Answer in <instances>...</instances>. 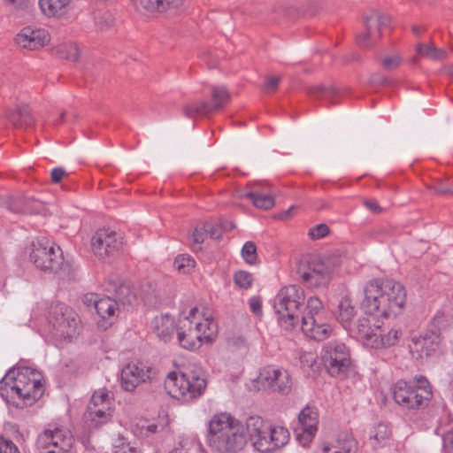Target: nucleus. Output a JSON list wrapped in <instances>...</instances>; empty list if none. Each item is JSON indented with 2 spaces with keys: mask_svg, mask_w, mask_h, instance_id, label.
<instances>
[{
  "mask_svg": "<svg viewBox=\"0 0 453 453\" xmlns=\"http://www.w3.org/2000/svg\"><path fill=\"white\" fill-rule=\"evenodd\" d=\"M262 385L268 390L287 395L292 389V379L288 372L283 368L265 366L259 373Z\"/></svg>",
  "mask_w": 453,
  "mask_h": 453,
  "instance_id": "f3484780",
  "label": "nucleus"
},
{
  "mask_svg": "<svg viewBox=\"0 0 453 453\" xmlns=\"http://www.w3.org/2000/svg\"><path fill=\"white\" fill-rule=\"evenodd\" d=\"M324 453H357V442L348 433H340L333 444H325L322 448Z\"/></svg>",
  "mask_w": 453,
  "mask_h": 453,
  "instance_id": "a878e982",
  "label": "nucleus"
},
{
  "mask_svg": "<svg viewBox=\"0 0 453 453\" xmlns=\"http://www.w3.org/2000/svg\"><path fill=\"white\" fill-rule=\"evenodd\" d=\"M58 53L61 58L71 61H77L80 58L79 49L75 43L61 45L58 49Z\"/></svg>",
  "mask_w": 453,
  "mask_h": 453,
  "instance_id": "58836bf2",
  "label": "nucleus"
},
{
  "mask_svg": "<svg viewBox=\"0 0 453 453\" xmlns=\"http://www.w3.org/2000/svg\"><path fill=\"white\" fill-rule=\"evenodd\" d=\"M206 234L211 236V238L214 240H219L221 237L222 231L221 228L216 226H213L211 223H204Z\"/></svg>",
  "mask_w": 453,
  "mask_h": 453,
  "instance_id": "6e6d98bb",
  "label": "nucleus"
},
{
  "mask_svg": "<svg viewBox=\"0 0 453 453\" xmlns=\"http://www.w3.org/2000/svg\"><path fill=\"white\" fill-rule=\"evenodd\" d=\"M242 257L249 265H254L257 258V247L253 242H247L242 249Z\"/></svg>",
  "mask_w": 453,
  "mask_h": 453,
  "instance_id": "37998d69",
  "label": "nucleus"
},
{
  "mask_svg": "<svg viewBox=\"0 0 453 453\" xmlns=\"http://www.w3.org/2000/svg\"><path fill=\"white\" fill-rule=\"evenodd\" d=\"M280 81V77L277 76H269L266 78L265 83L264 85V91L265 92H273L276 90L279 82Z\"/></svg>",
  "mask_w": 453,
  "mask_h": 453,
  "instance_id": "5fc2aeb1",
  "label": "nucleus"
},
{
  "mask_svg": "<svg viewBox=\"0 0 453 453\" xmlns=\"http://www.w3.org/2000/svg\"><path fill=\"white\" fill-rule=\"evenodd\" d=\"M224 227H225V229H226V230H230V229H232V228H233V226L231 225L229 227H227V226H224Z\"/></svg>",
  "mask_w": 453,
  "mask_h": 453,
  "instance_id": "774afa93",
  "label": "nucleus"
},
{
  "mask_svg": "<svg viewBox=\"0 0 453 453\" xmlns=\"http://www.w3.org/2000/svg\"><path fill=\"white\" fill-rule=\"evenodd\" d=\"M243 196L250 199L253 205L258 209L270 210L275 204L274 198L272 196L264 194L258 189L247 192Z\"/></svg>",
  "mask_w": 453,
  "mask_h": 453,
  "instance_id": "2f4dec72",
  "label": "nucleus"
},
{
  "mask_svg": "<svg viewBox=\"0 0 453 453\" xmlns=\"http://www.w3.org/2000/svg\"><path fill=\"white\" fill-rule=\"evenodd\" d=\"M29 250L30 262L41 272L62 280H69L73 276L72 265L65 261L58 246L42 238L34 241Z\"/></svg>",
  "mask_w": 453,
  "mask_h": 453,
  "instance_id": "39448f33",
  "label": "nucleus"
},
{
  "mask_svg": "<svg viewBox=\"0 0 453 453\" xmlns=\"http://www.w3.org/2000/svg\"><path fill=\"white\" fill-rule=\"evenodd\" d=\"M322 309V302L317 296H311L307 302V311L303 316L321 317L320 312Z\"/></svg>",
  "mask_w": 453,
  "mask_h": 453,
  "instance_id": "c03bdc74",
  "label": "nucleus"
},
{
  "mask_svg": "<svg viewBox=\"0 0 453 453\" xmlns=\"http://www.w3.org/2000/svg\"><path fill=\"white\" fill-rule=\"evenodd\" d=\"M337 312L339 321L346 327L356 315V308L348 296H342L340 300Z\"/></svg>",
  "mask_w": 453,
  "mask_h": 453,
  "instance_id": "473e14b6",
  "label": "nucleus"
},
{
  "mask_svg": "<svg viewBox=\"0 0 453 453\" xmlns=\"http://www.w3.org/2000/svg\"><path fill=\"white\" fill-rule=\"evenodd\" d=\"M365 206L373 212H380V207L375 200H368L365 203Z\"/></svg>",
  "mask_w": 453,
  "mask_h": 453,
  "instance_id": "052dcab7",
  "label": "nucleus"
},
{
  "mask_svg": "<svg viewBox=\"0 0 453 453\" xmlns=\"http://www.w3.org/2000/svg\"><path fill=\"white\" fill-rule=\"evenodd\" d=\"M69 3L70 0H39L41 9L47 16L58 14Z\"/></svg>",
  "mask_w": 453,
  "mask_h": 453,
  "instance_id": "72a5a7b5",
  "label": "nucleus"
},
{
  "mask_svg": "<svg viewBox=\"0 0 453 453\" xmlns=\"http://www.w3.org/2000/svg\"><path fill=\"white\" fill-rule=\"evenodd\" d=\"M50 334L60 342H71L81 331V321L77 313L64 303L52 306L49 314Z\"/></svg>",
  "mask_w": 453,
  "mask_h": 453,
  "instance_id": "1a4fd4ad",
  "label": "nucleus"
},
{
  "mask_svg": "<svg viewBox=\"0 0 453 453\" xmlns=\"http://www.w3.org/2000/svg\"><path fill=\"white\" fill-rule=\"evenodd\" d=\"M234 282L238 288L248 289L252 286L253 276L247 271H238L234 274Z\"/></svg>",
  "mask_w": 453,
  "mask_h": 453,
  "instance_id": "79ce46f5",
  "label": "nucleus"
},
{
  "mask_svg": "<svg viewBox=\"0 0 453 453\" xmlns=\"http://www.w3.org/2000/svg\"><path fill=\"white\" fill-rule=\"evenodd\" d=\"M196 261L194 258L187 254L178 255L174 259V266L178 271L183 273H190L195 267Z\"/></svg>",
  "mask_w": 453,
  "mask_h": 453,
  "instance_id": "e433bc0d",
  "label": "nucleus"
},
{
  "mask_svg": "<svg viewBox=\"0 0 453 453\" xmlns=\"http://www.w3.org/2000/svg\"><path fill=\"white\" fill-rule=\"evenodd\" d=\"M113 453H142L141 449L131 445L124 436H119L113 442Z\"/></svg>",
  "mask_w": 453,
  "mask_h": 453,
  "instance_id": "4c0bfd02",
  "label": "nucleus"
},
{
  "mask_svg": "<svg viewBox=\"0 0 453 453\" xmlns=\"http://www.w3.org/2000/svg\"><path fill=\"white\" fill-rule=\"evenodd\" d=\"M49 40V34L44 29H34L30 27H24L15 38L17 44L29 50L42 47Z\"/></svg>",
  "mask_w": 453,
  "mask_h": 453,
  "instance_id": "5701e85b",
  "label": "nucleus"
},
{
  "mask_svg": "<svg viewBox=\"0 0 453 453\" xmlns=\"http://www.w3.org/2000/svg\"><path fill=\"white\" fill-rule=\"evenodd\" d=\"M65 114V112H62V113H61V115H60V119H59V121H60V122L64 121Z\"/></svg>",
  "mask_w": 453,
  "mask_h": 453,
  "instance_id": "69168bd1",
  "label": "nucleus"
},
{
  "mask_svg": "<svg viewBox=\"0 0 453 453\" xmlns=\"http://www.w3.org/2000/svg\"><path fill=\"white\" fill-rule=\"evenodd\" d=\"M152 328L159 340L167 342L173 334L174 319L168 315L157 316L152 320Z\"/></svg>",
  "mask_w": 453,
  "mask_h": 453,
  "instance_id": "cd10ccee",
  "label": "nucleus"
},
{
  "mask_svg": "<svg viewBox=\"0 0 453 453\" xmlns=\"http://www.w3.org/2000/svg\"><path fill=\"white\" fill-rule=\"evenodd\" d=\"M290 438L287 428L280 426H272L270 424V434L267 440L265 453L272 452L279 448L285 446Z\"/></svg>",
  "mask_w": 453,
  "mask_h": 453,
  "instance_id": "c85d7f7f",
  "label": "nucleus"
},
{
  "mask_svg": "<svg viewBox=\"0 0 453 453\" xmlns=\"http://www.w3.org/2000/svg\"><path fill=\"white\" fill-rule=\"evenodd\" d=\"M8 120L17 127H31L35 123V119L27 104L17 105L14 110L6 111Z\"/></svg>",
  "mask_w": 453,
  "mask_h": 453,
  "instance_id": "bb28decb",
  "label": "nucleus"
},
{
  "mask_svg": "<svg viewBox=\"0 0 453 453\" xmlns=\"http://www.w3.org/2000/svg\"><path fill=\"white\" fill-rule=\"evenodd\" d=\"M329 234V227L326 224H319L309 230V236L313 240L321 239Z\"/></svg>",
  "mask_w": 453,
  "mask_h": 453,
  "instance_id": "8fccbe9b",
  "label": "nucleus"
},
{
  "mask_svg": "<svg viewBox=\"0 0 453 453\" xmlns=\"http://www.w3.org/2000/svg\"><path fill=\"white\" fill-rule=\"evenodd\" d=\"M390 436V431L387 425L378 424L371 431L370 439L375 441L378 444L384 443Z\"/></svg>",
  "mask_w": 453,
  "mask_h": 453,
  "instance_id": "a19ab883",
  "label": "nucleus"
},
{
  "mask_svg": "<svg viewBox=\"0 0 453 453\" xmlns=\"http://www.w3.org/2000/svg\"><path fill=\"white\" fill-rule=\"evenodd\" d=\"M417 51L422 57H426L431 59L438 60L446 58L447 53L441 49H438L434 45L422 44L417 45Z\"/></svg>",
  "mask_w": 453,
  "mask_h": 453,
  "instance_id": "c9c22d12",
  "label": "nucleus"
},
{
  "mask_svg": "<svg viewBox=\"0 0 453 453\" xmlns=\"http://www.w3.org/2000/svg\"><path fill=\"white\" fill-rule=\"evenodd\" d=\"M401 58L398 55L388 56L382 59L381 65L386 70H394L401 64Z\"/></svg>",
  "mask_w": 453,
  "mask_h": 453,
  "instance_id": "603ef678",
  "label": "nucleus"
},
{
  "mask_svg": "<svg viewBox=\"0 0 453 453\" xmlns=\"http://www.w3.org/2000/svg\"><path fill=\"white\" fill-rule=\"evenodd\" d=\"M364 311L384 318L396 316L406 300L403 286L392 279L370 280L364 288Z\"/></svg>",
  "mask_w": 453,
  "mask_h": 453,
  "instance_id": "f03ea898",
  "label": "nucleus"
},
{
  "mask_svg": "<svg viewBox=\"0 0 453 453\" xmlns=\"http://www.w3.org/2000/svg\"><path fill=\"white\" fill-rule=\"evenodd\" d=\"M249 305H250V308L251 311L256 316H261L262 315V313H263L262 299H261L260 296H254L250 297V300H249Z\"/></svg>",
  "mask_w": 453,
  "mask_h": 453,
  "instance_id": "864d4df0",
  "label": "nucleus"
},
{
  "mask_svg": "<svg viewBox=\"0 0 453 453\" xmlns=\"http://www.w3.org/2000/svg\"><path fill=\"white\" fill-rule=\"evenodd\" d=\"M230 102V95L224 86H213L211 88V103L206 101L195 102L184 107L183 112L188 118L196 116H208L219 111Z\"/></svg>",
  "mask_w": 453,
  "mask_h": 453,
  "instance_id": "2eb2a0df",
  "label": "nucleus"
},
{
  "mask_svg": "<svg viewBox=\"0 0 453 453\" xmlns=\"http://www.w3.org/2000/svg\"><path fill=\"white\" fill-rule=\"evenodd\" d=\"M444 448H449L453 445V432H448L442 438Z\"/></svg>",
  "mask_w": 453,
  "mask_h": 453,
  "instance_id": "bf43d9fd",
  "label": "nucleus"
},
{
  "mask_svg": "<svg viewBox=\"0 0 453 453\" xmlns=\"http://www.w3.org/2000/svg\"><path fill=\"white\" fill-rule=\"evenodd\" d=\"M207 386L201 371L187 369L184 372H172L165 380L168 395L175 399L189 401L200 397Z\"/></svg>",
  "mask_w": 453,
  "mask_h": 453,
  "instance_id": "0eeeda50",
  "label": "nucleus"
},
{
  "mask_svg": "<svg viewBox=\"0 0 453 453\" xmlns=\"http://www.w3.org/2000/svg\"><path fill=\"white\" fill-rule=\"evenodd\" d=\"M391 391L395 403L407 410L426 408L433 396L430 383L424 376H416L409 381L399 380Z\"/></svg>",
  "mask_w": 453,
  "mask_h": 453,
  "instance_id": "423d86ee",
  "label": "nucleus"
},
{
  "mask_svg": "<svg viewBox=\"0 0 453 453\" xmlns=\"http://www.w3.org/2000/svg\"><path fill=\"white\" fill-rule=\"evenodd\" d=\"M304 291L296 285L282 288L276 295L273 308L280 327L289 331L298 322V310L304 303Z\"/></svg>",
  "mask_w": 453,
  "mask_h": 453,
  "instance_id": "6e6552de",
  "label": "nucleus"
},
{
  "mask_svg": "<svg viewBox=\"0 0 453 453\" xmlns=\"http://www.w3.org/2000/svg\"><path fill=\"white\" fill-rule=\"evenodd\" d=\"M334 266L329 261L312 258L306 263H300L297 274L302 282L311 288L326 287L332 280Z\"/></svg>",
  "mask_w": 453,
  "mask_h": 453,
  "instance_id": "9b49d317",
  "label": "nucleus"
},
{
  "mask_svg": "<svg viewBox=\"0 0 453 453\" xmlns=\"http://www.w3.org/2000/svg\"><path fill=\"white\" fill-rule=\"evenodd\" d=\"M177 339L183 349L194 350L203 342H211L218 334V325L211 315L192 308L176 325Z\"/></svg>",
  "mask_w": 453,
  "mask_h": 453,
  "instance_id": "7ed1b4c3",
  "label": "nucleus"
},
{
  "mask_svg": "<svg viewBox=\"0 0 453 453\" xmlns=\"http://www.w3.org/2000/svg\"><path fill=\"white\" fill-rule=\"evenodd\" d=\"M168 453H187L184 447L180 443L178 446L174 447L171 451Z\"/></svg>",
  "mask_w": 453,
  "mask_h": 453,
  "instance_id": "e2e57ef3",
  "label": "nucleus"
},
{
  "mask_svg": "<svg viewBox=\"0 0 453 453\" xmlns=\"http://www.w3.org/2000/svg\"><path fill=\"white\" fill-rule=\"evenodd\" d=\"M95 301H99V298H97V296L95 294L86 295L84 297V303L88 306H90L91 304L95 306Z\"/></svg>",
  "mask_w": 453,
  "mask_h": 453,
  "instance_id": "680f3d73",
  "label": "nucleus"
},
{
  "mask_svg": "<svg viewBox=\"0 0 453 453\" xmlns=\"http://www.w3.org/2000/svg\"><path fill=\"white\" fill-rule=\"evenodd\" d=\"M112 416V410L96 409L94 407H87L84 413L85 422L91 427H97L106 424Z\"/></svg>",
  "mask_w": 453,
  "mask_h": 453,
  "instance_id": "c756f323",
  "label": "nucleus"
},
{
  "mask_svg": "<svg viewBox=\"0 0 453 453\" xmlns=\"http://www.w3.org/2000/svg\"><path fill=\"white\" fill-rule=\"evenodd\" d=\"M207 440L210 447L223 453L242 450L247 443L242 425L227 413L212 417L208 426Z\"/></svg>",
  "mask_w": 453,
  "mask_h": 453,
  "instance_id": "20e7f679",
  "label": "nucleus"
},
{
  "mask_svg": "<svg viewBox=\"0 0 453 453\" xmlns=\"http://www.w3.org/2000/svg\"><path fill=\"white\" fill-rule=\"evenodd\" d=\"M0 453H20V451L12 440L0 436Z\"/></svg>",
  "mask_w": 453,
  "mask_h": 453,
  "instance_id": "3c124183",
  "label": "nucleus"
},
{
  "mask_svg": "<svg viewBox=\"0 0 453 453\" xmlns=\"http://www.w3.org/2000/svg\"><path fill=\"white\" fill-rule=\"evenodd\" d=\"M376 81L380 82V83H384L386 81V78H381L380 80Z\"/></svg>",
  "mask_w": 453,
  "mask_h": 453,
  "instance_id": "338daca9",
  "label": "nucleus"
},
{
  "mask_svg": "<svg viewBox=\"0 0 453 453\" xmlns=\"http://www.w3.org/2000/svg\"><path fill=\"white\" fill-rule=\"evenodd\" d=\"M412 31L417 35H418L421 33L420 27H418V26H413Z\"/></svg>",
  "mask_w": 453,
  "mask_h": 453,
  "instance_id": "0e129e2a",
  "label": "nucleus"
},
{
  "mask_svg": "<svg viewBox=\"0 0 453 453\" xmlns=\"http://www.w3.org/2000/svg\"><path fill=\"white\" fill-rule=\"evenodd\" d=\"M204 229H205L204 224L202 226H197L195 228V230L191 235L192 249L194 250H202L200 244L203 242L204 236L207 234L206 231H204Z\"/></svg>",
  "mask_w": 453,
  "mask_h": 453,
  "instance_id": "49530a36",
  "label": "nucleus"
},
{
  "mask_svg": "<svg viewBox=\"0 0 453 453\" xmlns=\"http://www.w3.org/2000/svg\"><path fill=\"white\" fill-rule=\"evenodd\" d=\"M113 23V19L109 13L98 14L95 18V25L99 30L108 29Z\"/></svg>",
  "mask_w": 453,
  "mask_h": 453,
  "instance_id": "09e8293b",
  "label": "nucleus"
},
{
  "mask_svg": "<svg viewBox=\"0 0 453 453\" xmlns=\"http://www.w3.org/2000/svg\"><path fill=\"white\" fill-rule=\"evenodd\" d=\"M302 331L311 339L324 341L330 336L332 328L322 320L321 317L303 316Z\"/></svg>",
  "mask_w": 453,
  "mask_h": 453,
  "instance_id": "4be33fe9",
  "label": "nucleus"
},
{
  "mask_svg": "<svg viewBox=\"0 0 453 453\" xmlns=\"http://www.w3.org/2000/svg\"><path fill=\"white\" fill-rule=\"evenodd\" d=\"M320 357L325 369L333 377L345 374L351 364L349 349L338 342L325 344Z\"/></svg>",
  "mask_w": 453,
  "mask_h": 453,
  "instance_id": "f8f14e48",
  "label": "nucleus"
},
{
  "mask_svg": "<svg viewBox=\"0 0 453 453\" xmlns=\"http://www.w3.org/2000/svg\"><path fill=\"white\" fill-rule=\"evenodd\" d=\"M319 426V412L317 408L306 406L298 415V425L294 430L298 442L307 447L314 439Z\"/></svg>",
  "mask_w": 453,
  "mask_h": 453,
  "instance_id": "a211bd4d",
  "label": "nucleus"
},
{
  "mask_svg": "<svg viewBox=\"0 0 453 453\" xmlns=\"http://www.w3.org/2000/svg\"><path fill=\"white\" fill-rule=\"evenodd\" d=\"M121 234L111 228L97 230L91 239V247L94 254L99 258H105L118 252L122 247Z\"/></svg>",
  "mask_w": 453,
  "mask_h": 453,
  "instance_id": "dca6fc26",
  "label": "nucleus"
},
{
  "mask_svg": "<svg viewBox=\"0 0 453 453\" xmlns=\"http://www.w3.org/2000/svg\"><path fill=\"white\" fill-rule=\"evenodd\" d=\"M113 394L106 388L96 390L91 396L88 407L96 409L112 410Z\"/></svg>",
  "mask_w": 453,
  "mask_h": 453,
  "instance_id": "7c9ffc66",
  "label": "nucleus"
},
{
  "mask_svg": "<svg viewBox=\"0 0 453 453\" xmlns=\"http://www.w3.org/2000/svg\"><path fill=\"white\" fill-rule=\"evenodd\" d=\"M357 331L364 344L374 349L394 346L402 336V331L397 328H391L387 333H382L380 327L371 328L365 318L358 319Z\"/></svg>",
  "mask_w": 453,
  "mask_h": 453,
  "instance_id": "ddd939ff",
  "label": "nucleus"
},
{
  "mask_svg": "<svg viewBox=\"0 0 453 453\" xmlns=\"http://www.w3.org/2000/svg\"><path fill=\"white\" fill-rule=\"evenodd\" d=\"M434 192L439 195L453 196V180L449 178L438 180L434 186Z\"/></svg>",
  "mask_w": 453,
  "mask_h": 453,
  "instance_id": "a18cd8bd",
  "label": "nucleus"
},
{
  "mask_svg": "<svg viewBox=\"0 0 453 453\" xmlns=\"http://www.w3.org/2000/svg\"><path fill=\"white\" fill-rule=\"evenodd\" d=\"M117 306V301L108 296L99 298V301H95V309L102 319V321H98L100 326L106 329L109 325L112 324Z\"/></svg>",
  "mask_w": 453,
  "mask_h": 453,
  "instance_id": "393cba45",
  "label": "nucleus"
},
{
  "mask_svg": "<svg viewBox=\"0 0 453 453\" xmlns=\"http://www.w3.org/2000/svg\"><path fill=\"white\" fill-rule=\"evenodd\" d=\"M296 209V207L293 205L291 207H289L288 210L279 213L276 218L278 219H282V220H285V219H289L292 214H293V211Z\"/></svg>",
  "mask_w": 453,
  "mask_h": 453,
  "instance_id": "13d9d810",
  "label": "nucleus"
},
{
  "mask_svg": "<svg viewBox=\"0 0 453 453\" xmlns=\"http://www.w3.org/2000/svg\"><path fill=\"white\" fill-rule=\"evenodd\" d=\"M442 320L443 314L438 312L433 319L430 328L418 337L412 338L410 344L411 352L417 353L418 357H428L435 353L441 342V324Z\"/></svg>",
  "mask_w": 453,
  "mask_h": 453,
  "instance_id": "4468645a",
  "label": "nucleus"
},
{
  "mask_svg": "<svg viewBox=\"0 0 453 453\" xmlns=\"http://www.w3.org/2000/svg\"><path fill=\"white\" fill-rule=\"evenodd\" d=\"M389 22L390 19L388 16L373 11L365 19V31L357 35V43L361 47L372 45V41L380 35L381 29L386 27Z\"/></svg>",
  "mask_w": 453,
  "mask_h": 453,
  "instance_id": "aec40b11",
  "label": "nucleus"
},
{
  "mask_svg": "<svg viewBox=\"0 0 453 453\" xmlns=\"http://www.w3.org/2000/svg\"><path fill=\"white\" fill-rule=\"evenodd\" d=\"M117 303L119 302L123 305H131L135 300L136 296L132 292L128 286L122 285L116 290Z\"/></svg>",
  "mask_w": 453,
  "mask_h": 453,
  "instance_id": "ea45409f",
  "label": "nucleus"
},
{
  "mask_svg": "<svg viewBox=\"0 0 453 453\" xmlns=\"http://www.w3.org/2000/svg\"><path fill=\"white\" fill-rule=\"evenodd\" d=\"M0 206L18 213L21 211L41 212L42 203L33 199L15 197L11 195L0 196Z\"/></svg>",
  "mask_w": 453,
  "mask_h": 453,
  "instance_id": "b1692460",
  "label": "nucleus"
},
{
  "mask_svg": "<svg viewBox=\"0 0 453 453\" xmlns=\"http://www.w3.org/2000/svg\"><path fill=\"white\" fill-rule=\"evenodd\" d=\"M245 435L254 449L265 453L267 440L270 434V424L259 416H251L245 423Z\"/></svg>",
  "mask_w": 453,
  "mask_h": 453,
  "instance_id": "6ab92c4d",
  "label": "nucleus"
},
{
  "mask_svg": "<svg viewBox=\"0 0 453 453\" xmlns=\"http://www.w3.org/2000/svg\"><path fill=\"white\" fill-rule=\"evenodd\" d=\"M150 370L142 364H127L121 371V387L132 392L136 387L150 379Z\"/></svg>",
  "mask_w": 453,
  "mask_h": 453,
  "instance_id": "412c9836",
  "label": "nucleus"
},
{
  "mask_svg": "<svg viewBox=\"0 0 453 453\" xmlns=\"http://www.w3.org/2000/svg\"><path fill=\"white\" fill-rule=\"evenodd\" d=\"M165 429L164 425L151 423L148 425H136L134 429V434L140 438H151L154 434L161 433Z\"/></svg>",
  "mask_w": 453,
  "mask_h": 453,
  "instance_id": "f704fd0d",
  "label": "nucleus"
},
{
  "mask_svg": "<svg viewBox=\"0 0 453 453\" xmlns=\"http://www.w3.org/2000/svg\"><path fill=\"white\" fill-rule=\"evenodd\" d=\"M335 92L333 88L322 85L314 86L309 88V94L318 98L329 99Z\"/></svg>",
  "mask_w": 453,
  "mask_h": 453,
  "instance_id": "de8ad7c7",
  "label": "nucleus"
},
{
  "mask_svg": "<svg viewBox=\"0 0 453 453\" xmlns=\"http://www.w3.org/2000/svg\"><path fill=\"white\" fill-rule=\"evenodd\" d=\"M66 175V172L62 167H56L51 171V180L55 183H58Z\"/></svg>",
  "mask_w": 453,
  "mask_h": 453,
  "instance_id": "4d7b16f0",
  "label": "nucleus"
},
{
  "mask_svg": "<svg viewBox=\"0 0 453 453\" xmlns=\"http://www.w3.org/2000/svg\"><path fill=\"white\" fill-rule=\"evenodd\" d=\"M42 380V372L35 368L13 367L0 380V395L16 408L31 406L44 394Z\"/></svg>",
  "mask_w": 453,
  "mask_h": 453,
  "instance_id": "f257e3e1",
  "label": "nucleus"
},
{
  "mask_svg": "<svg viewBox=\"0 0 453 453\" xmlns=\"http://www.w3.org/2000/svg\"><path fill=\"white\" fill-rule=\"evenodd\" d=\"M74 442L71 432L62 426L49 424L36 440L41 453H66Z\"/></svg>",
  "mask_w": 453,
  "mask_h": 453,
  "instance_id": "9d476101",
  "label": "nucleus"
}]
</instances>
